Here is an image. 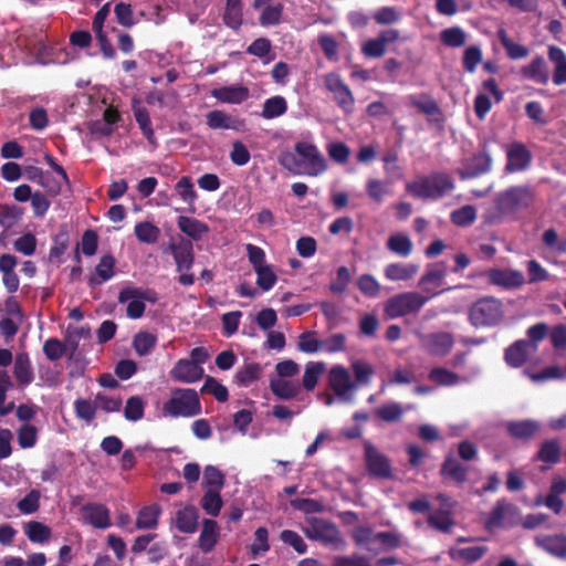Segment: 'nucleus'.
Segmentation results:
<instances>
[{
	"label": "nucleus",
	"instance_id": "bf43d9fd",
	"mask_svg": "<svg viewBox=\"0 0 566 566\" xmlns=\"http://www.w3.org/2000/svg\"><path fill=\"white\" fill-rule=\"evenodd\" d=\"M25 534L33 543H44L51 536V528L43 523L32 521L27 524Z\"/></svg>",
	"mask_w": 566,
	"mask_h": 566
},
{
	"label": "nucleus",
	"instance_id": "e433bc0d",
	"mask_svg": "<svg viewBox=\"0 0 566 566\" xmlns=\"http://www.w3.org/2000/svg\"><path fill=\"white\" fill-rule=\"evenodd\" d=\"M223 22L233 30L240 29L243 22L242 0H227Z\"/></svg>",
	"mask_w": 566,
	"mask_h": 566
},
{
	"label": "nucleus",
	"instance_id": "8fccbe9b",
	"mask_svg": "<svg viewBox=\"0 0 566 566\" xmlns=\"http://www.w3.org/2000/svg\"><path fill=\"white\" fill-rule=\"evenodd\" d=\"M73 406L75 416L78 419L84 420L87 423H91L95 419L97 410L95 400L92 401L91 399L77 398Z\"/></svg>",
	"mask_w": 566,
	"mask_h": 566
},
{
	"label": "nucleus",
	"instance_id": "0eeeda50",
	"mask_svg": "<svg viewBox=\"0 0 566 566\" xmlns=\"http://www.w3.org/2000/svg\"><path fill=\"white\" fill-rule=\"evenodd\" d=\"M294 150L302 158L303 175L316 177L327 169L326 160L316 145L307 142H298L295 144Z\"/></svg>",
	"mask_w": 566,
	"mask_h": 566
},
{
	"label": "nucleus",
	"instance_id": "2f4dec72",
	"mask_svg": "<svg viewBox=\"0 0 566 566\" xmlns=\"http://www.w3.org/2000/svg\"><path fill=\"white\" fill-rule=\"evenodd\" d=\"M177 224L182 233L196 241L201 240L203 234L209 231V227L205 222L191 217H178Z\"/></svg>",
	"mask_w": 566,
	"mask_h": 566
},
{
	"label": "nucleus",
	"instance_id": "4c0bfd02",
	"mask_svg": "<svg viewBox=\"0 0 566 566\" xmlns=\"http://www.w3.org/2000/svg\"><path fill=\"white\" fill-rule=\"evenodd\" d=\"M286 112L287 102L285 97L281 95H275L264 101L261 116L264 119H273L284 115Z\"/></svg>",
	"mask_w": 566,
	"mask_h": 566
},
{
	"label": "nucleus",
	"instance_id": "473e14b6",
	"mask_svg": "<svg viewBox=\"0 0 566 566\" xmlns=\"http://www.w3.org/2000/svg\"><path fill=\"white\" fill-rule=\"evenodd\" d=\"M562 444L558 439L545 440L541 443L535 460L547 463L556 464L560 461Z\"/></svg>",
	"mask_w": 566,
	"mask_h": 566
},
{
	"label": "nucleus",
	"instance_id": "6e6552de",
	"mask_svg": "<svg viewBox=\"0 0 566 566\" xmlns=\"http://www.w3.org/2000/svg\"><path fill=\"white\" fill-rule=\"evenodd\" d=\"M364 459L371 476L384 480L392 479L390 460L367 440L364 442Z\"/></svg>",
	"mask_w": 566,
	"mask_h": 566
},
{
	"label": "nucleus",
	"instance_id": "393cba45",
	"mask_svg": "<svg viewBox=\"0 0 566 566\" xmlns=\"http://www.w3.org/2000/svg\"><path fill=\"white\" fill-rule=\"evenodd\" d=\"M328 384L338 397H344L353 388L350 374L343 366H334L329 371Z\"/></svg>",
	"mask_w": 566,
	"mask_h": 566
},
{
	"label": "nucleus",
	"instance_id": "c9c22d12",
	"mask_svg": "<svg viewBox=\"0 0 566 566\" xmlns=\"http://www.w3.org/2000/svg\"><path fill=\"white\" fill-rule=\"evenodd\" d=\"M270 389L277 398L284 400L295 398L301 391L297 384L281 378L270 379Z\"/></svg>",
	"mask_w": 566,
	"mask_h": 566
},
{
	"label": "nucleus",
	"instance_id": "39448f33",
	"mask_svg": "<svg viewBox=\"0 0 566 566\" xmlns=\"http://www.w3.org/2000/svg\"><path fill=\"white\" fill-rule=\"evenodd\" d=\"M430 297L419 292H403L391 296L384 306L385 315L388 318H399L406 315L418 313Z\"/></svg>",
	"mask_w": 566,
	"mask_h": 566
},
{
	"label": "nucleus",
	"instance_id": "a878e982",
	"mask_svg": "<svg viewBox=\"0 0 566 566\" xmlns=\"http://www.w3.org/2000/svg\"><path fill=\"white\" fill-rule=\"evenodd\" d=\"M115 264L116 260L112 254L103 255L95 268L96 275H91L87 280L88 285L95 287L111 280L115 275Z\"/></svg>",
	"mask_w": 566,
	"mask_h": 566
},
{
	"label": "nucleus",
	"instance_id": "c756f323",
	"mask_svg": "<svg viewBox=\"0 0 566 566\" xmlns=\"http://www.w3.org/2000/svg\"><path fill=\"white\" fill-rule=\"evenodd\" d=\"M132 108L134 112V117L144 137L148 140L149 144L155 145L156 137L148 109L142 106L137 99L133 101Z\"/></svg>",
	"mask_w": 566,
	"mask_h": 566
},
{
	"label": "nucleus",
	"instance_id": "a18cd8bd",
	"mask_svg": "<svg viewBox=\"0 0 566 566\" xmlns=\"http://www.w3.org/2000/svg\"><path fill=\"white\" fill-rule=\"evenodd\" d=\"M156 344L157 337L148 332H138L133 338V347L140 357L148 355Z\"/></svg>",
	"mask_w": 566,
	"mask_h": 566
},
{
	"label": "nucleus",
	"instance_id": "3c124183",
	"mask_svg": "<svg viewBox=\"0 0 566 566\" xmlns=\"http://www.w3.org/2000/svg\"><path fill=\"white\" fill-rule=\"evenodd\" d=\"M145 415V402L139 396H132L126 400L124 417L128 421H139Z\"/></svg>",
	"mask_w": 566,
	"mask_h": 566
},
{
	"label": "nucleus",
	"instance_id": "ddd939ff",
	"mask_svg": "<svg viewBox=\"0 0 566 566\" xmlns=\"http://www.w3.org/2000/svg\"><path fill=\"white\" fill-rule=\"evenodd\" d=\"M537 350V345L532 344L527 339H518L511 344L504 353L505 363L513 368L523 366L530 358L531 354Z\"/></svg>",
	"mask_w": 566,
	"mask_h": 566
},
{
	"label": "nucleus",
	"instance_id": "1a4fd4ad",
	"mask_svg": "<svg viewBox=\"0 0 566 566\" xmlns=\"http://www.w3.org/2000/svg\"><path fill=\"white\" fill-rule=\"evenodd\" d=\"M324 85L334 96V101L345 114H352L355 109V98L349 86L337 73H328L324 77Z\"/></svg>",
	"mask_w": 566,
	"mask_h": 566
},
{
	"label": "nucleus",
	"instance_id": "423d86ee",
	"mask_svg": "<svg viewBox=\"0 0 566 566\" xmlns=\"http://www.w3.org/2000/svg\"><path fill=\"white\" fill-rule=\"evenodd\" d=\"M502 316V303L494 297L481 298L469 310V319L475 327L496 325Z\"/></svg>",
	"mask_w": 566,
	"mask_h": 566
},
{
	"label": "nucleus",
	"instance_id": "412c9836",
	"mask_svg": "<svg viewBox=\"0 0 566 566\" xmlns=\"http://www.w3.org/2000/svg\"><path fill=\"white\" fill-rule=\"evenodd\" d=\"M18 259L13 254L4 253L0 255V272L2 273V283L8 293L13 294L19 290L20 279L15 272Z\"/></svg>",
	"mask_w": 566,
	"mask_h": 566
},
{
	"label": "nucleus",
	"instance_id": "69168bd1",
	"mask_svg": "<svg viewBox=\"0 0 566 566\" xmlns=\"http://www.w3.org/2000/svg\"><path fill=\"white\" fill-rule=\"evenodd\" d=\"M324 371V364L323 363H310L306 365L304 375H303V387L311 391L315 388L319 375Z\"/></svg>",
	"mask_w": 566,
	"mask_h": 566
},
{
	"label": "nucleus",
	"instance_id": "4d7b16f0",
	"mask_svg": "<svg viewBox=\"0 0 566 566\" xmlns=\"http://www.w3.org/2000/svg\"><path fill=\"white\" fill-rule=\"evenodd\" d=\"M201 394H211L219 402H226L229 398V391L226 386L220 384L216 378L207 376Z\"/></svg>",
	"mask_w": 566,
	"mask_h": 566
},
{
	"label": "nucleus",
	"instance_id": "052dcab7",
	"mask_svg": "<svg viewBox=\"0 0 566 566\" xmlns=\"http://www.w3.org/2000/svg\"><path fill=\"white\" fill-rule=\"evenodd\" d=\"M298 350L313 354L323 349V340L315 337V332L306 331L298 336Z\"/></svg>",
	"mask_w": 566,
	"mask_h": 566
},
{
	"label": "nucleus",
	"instance_id": "f3484780",
	"mask_svg": "<svg viewBox=\"0 0 566 566\" xmlns=\"http://www.w3.org/2000/svg\"><path fill=\"white\" fill-rule=\"evenodd\" d=\"M203 373L202 366L193 364L189 359L181 358L175 364L169 374L174 380L193 384L203 377Z\"/></svg>",
	"mask_w": 566,
	"mask_h": 566
},
{
	"label": "nucleus",
	"instance_id": "37998d69",
	"mask_svg": "<svg viewBox=\"0 0 566 566\" xmlns=\"http://www.w3.org/2000/svg\"><path fill=\"white\" fill-rule=\"evenodd\" d=\"M134 233L140 242L154 244L160 237V229L149 221H143L136 223Z\"/></svg>",
	"mask_w": 566,
	"mask_h": 566
},
{
	"label": "nucleus",
	"instance_id": "603ef678",
	"mask_svg": "<svg viewBox=\"0 0 566 566\" xmlns=\"http://www.w3.org/2000/svg\"><path fill=\"white\" fill-rule=\"evenodd\" d=\"M201 506L211 516H218L223 506V501L218 490H207L201 499Z\"/></svg>",
	"mask_w": 566,
	"mask_h": 566
},
{
	"label": "nucleus",
	"instance_id": "13d9d810",
	"mask_svg": "<svg viewBox=\"0 0 566 566\" xmlns=\"http://www.w3.org/2000/svg\"><path fill=\"white\" fill-rule=\"evenodd\" d=\"M203 485L208 490L221 491L224 485V474L214 465H207L203 470Z\"/></svg>",
	"mask_w": 566,
	"mask_h": 566
},
{
	"label": "nucleus",
	"instance_id": "5701e85b",
	"mask_svg": "<svg viewBox=\"0 0 566 566\" xmlns=\"http://www.w3.org/2000/svg\"><path fill=\"white\" fill-rule=\"evenodd\" d=\"M211 96L227 104H241L250 96V91L244 85H229L213 88Z\"/></svg>",
	"mask_w": 566,
	"mask_h": 566
},
{
	"label": "nucleus",
	"instance_id": "f03ea898",
	"mask_svg": "<svg viewBox=\"0 0 566 566\" xmlns=\"http://www.w3.org/2000/svg\"><path fill=\"white\" fill-rule=\"evenodd\" d=\"M536 200V190L530 185L512 186L497 193L496 210L501 214H514L531 208Z\"/></svg>",
	"mask_w": 566,
	"mask_h": 566
},
{
	"label": "nucleus",
	"instance_id": "de8ad7c7",
	"mask_svg": "<svg viewBox=\"0 0 566 566\" xmlns=\"http://www.w3.org/2000/svg\"><path fill=\"white\" fill-rule=\"evenodd\" d=\"M501 44L506 50V54L512 60L524 59L528 55V49L522 44L513 42L506 34L505 30L501 29L497 32Z\"/></svg>",
	"mask_w": 566,
	"mask_h": 566
},
{
	"label": "nucleus",
	"instance_id": "680f3d73",
	"mask_svg": "<svg viewBox=\"0 0 566 566\" xmlns=\"http://www.w3.org/2000/svg\"><path fill=\"white\" fill-rule=\"evenodd\" d=\"M283 9L282 3L266 6L260 14V24L263 27L277 25L281 22Z\"/></svg>",
	"mask_w": 566,
	"mask_h": 566
},
{
	"label": "nucleus",
	"instance_id": "f704fd0d",
	"mask_svg": "<svg viewBox=\"0 0 566 566\" xmlns=\"http://www.w3.org/2000/svg\"><path fill=\"white\" fill-rule=\"evenodd\" d=\"M427 523L430 527L441 532L450 533L454 526V520L450 509H439L429 514Z\"/></svg>",
	"mask_w": 566,
	"mask_h": 566
},
{
	"label": "nucleus",
	"instance_id": "338daca9",
	"mask_svg": "<svg viewBox=\"0 0 566 566\" xmlns=\"http://www.w3.org/2000/svg\"><path fill=\"white\" fill-rule=\"evenodd\" d=\"M352 537L356 545L371 549L375 544L376 533L368 526H356L352 532Z\"/></svg>",
	"mask_w": 566,
	"mask_h": 566
},
{
	"label": "nucleus",
	"instance_id": "58836bf2",
	"mask_svg": "<svg viewBox=\"0 0 566 566\" xmlns=\"http://www.w3.org/2000/svg\"><path fill=\"white\" fill-rule=\"evenodd\" d=\"M130 298H142L149 303H156L158 301V294L155 290L151 289H140V287H125L118 294L119 303H127Z\"/></svg>",
	"mask_w": 566,
	"mask_h": 566
},
{
	"label": "nucleus",
	"instance_id": "f257e3e1",
	"mask_svg": "<svg viewBox=\"0 0 566 566\" xmlns=\"http://www.w3.org/2000/svg\"><path fill=\"white\" fill-rule=\"evenodd\" d=\"M452 178L446 172H434L422 176L406 185L408 193L418 199H439L453 190Z\"/></svg>",
	"mask_w": 566,
	"mask_h": 566
},
{
	"label": "nucleus",
	"instance_id": "2eb2a0df",
	"mask_svg": "<svg viewBox=\"0 0 566 566\" xmlns=\"http://www.w3.org/2000/svg\"><path fill=\"white\" fill-rule=\"evenodd\" d=\"M207 125L211 129H231L243 132L245 129V120L239 116H233L224 111L214 109L206 115Z\"/></svg>",
	"mask_w": 566,
	"mask_h": 566
},
{
	"label": "nucleus",
	"instance_id": "774afa93",
	"mask_svg": "<svg viewBox=\"0 0 566 566\" xmlns=\"http://www.w3.org/2000/svg\"><path fill=\"white\" fill-rule=\"evenodd\" d=\"M175 189L179 197L187 203L193 205L198 198L191 178L188 176L181 177L176 184Z\"/></svg>",
	"mask_w": 566,
	"mask_h": 566
},
{
	"label": "nucleus",
	"instance_id": "9d476101",
	"mask_svg": "<svg viewBox=\"0 0 566 566\" xmlns=\"http://www.w3.org/2000/svg\"><path fill=\"white\" fill-rule=\"evenodd\" d=\"M491 168L492 157L486 149H483L464 158L458 175L463 180L472 179L490 172Z\"/></svg>",
	"mask_w": 566,
	"mask_h": 566
},
{
	"label": "nucleus",
	"instance_id": "aec40b11",
	"mask_svg": "<svg viewBox=\"0 0 566 566\" xmlns=\"http://www.w3.org/2000/svg\"><path fill=\"white\" fill-rule=\"evenodd\" d=\"M535 544L547 554L566 560L565 534H542L535 537Z\"/></svg>",
	"mask_w": 566,
	"mask_h": 566
},
{
	"label": "nucleus",
	"instance_id": "b1692460",
	"mask_svg": "<svg viewBox=\"0 0 566 566\" xmlns=\"http://www.w3.org/2000/svg\"><path fill=\"white\" fill-rule=\"evenodd\" d=\"M506 430L512 438L526 441L539 432L541 424L533 419L514 420L506 423Z\"/></svg>",
	"mask_w": 566,
	"mask_h": 566
},
{
	"label": "nucleus",
	"instance_id": "09e8293b",
	"mask_svg": "<svg viewBox=\"0 0 566 566\" xmlns=\"http://www.w3.org/2000/svg\"><path fill=\"white\" fill-rule=\"evenodd\" d=\"M441 42L449 48H460L467 42V33L460 27H451L441 31Z\"/></svg>",
	"mask_w": 566,
	"mask_h": 566
},
{
	"label": "nucleus",
	"instance_id": "f8f14e48",
	"mask_svg": "<svg viewBox=\"0 0 566 566\" xmlns=\"http://www.w3.org/2000/svg\"><path fill=\"white\" fill-rule=\"evenodd\" d=\"M421 345L430 355L444 357L451 352L454 339L450 333L438 332L423 336Z\"/></svg>",
	"mask_w": 566,
	"mask_h": 566
},
{
	"label": "nucleus",
	"instance_id": "7ed1b4c3",
	"mask_svg": "<svg viewBox=\"0 0 566 566\" xmlns=\"http://www.w3.org/2000/svg\"><path fill=\"white\" fill-rule=\"evenodd\" d=\"M202 411L198 392L192 388H176L163 406L164 416L191 418Z\"/></svg>",
	"mask_w": 566,
	"mask_h": 566
},
{
	"label": "nucleus",
	"instance_id": "c85d7f7f",
	"mask_svg": "<svg viewBox=\"0 0 566 566\" xmlns=\"http://www.w3.org/2000/svg\"><path fill=\"white\" fill-rule=\"evenodd\" d=\"M199 513L198 510L188 505L177 511L176 513V527L179 532L185 534H192L197 531Z\"/></svg>",
	"mask_w": 566,
	"mask_h": 566
},
{
	"label": "nucleus",
	"instance_id": "7c9ffc66",
	"mask_svg": "<svg viewBox=\"0 0 566 566\" xmlns=\"http://www.w3.org/2000/svg\"><path fill=\"white\" fill-rule=\"evenodd\" d=\"M419 271V266L413 263L396 262L385 268V277L389 281H408Z\"/></svg>",
	"mask_w": 566,
	"mask_h": 566
},
{
	"label": "nucleus",
	"instance_id": "cd10ccee",
	"mask_svg": "<svg viewBox=\"0 0 566 566\" xmlns=\"http://www.w3.org/2000/svg\"><path fill=\"white\" fill-rule=\"evenodd\" d=\"M13 375L18 384L22 387H25L33 381L34 374L28 353L22 352L17 354L13 365Z\"/></svg>",
	"mask_w": 566,
	"mask_h": 566
},
{
	"label": "nucleus",
	"instance_id": "a211bd4d",
	"mask_svg": "<svg viewBox=\"0 0 566 566\" xmlns=\"http://www.w3.org/2000/svg\"><path fill=\"white\" fill-rule=\"evenodd\" d=\"M506 157L505 170L509 172L525 170L532 161L531 151L521 143H513L507 150Z\"/></svg>",
	"mask_w": 566,
	"mask_h": 566
},
{
	"label": "nucleus",
	"instance_id": "9b49d317",
	"mask_svg": "<svg viewBox=\"0 0 566 566\" xmlns=\"http://www.w3.org/2000/svg\"><path fill=\"white\" fill-rule=\"evenodd\" d=\"M449 265L446 261H439L427 265L424 274L419 280V287L430 295L428 297L436 296L442 291H436L443 284V281L448 274Z\"/></svg>",
	"mask_w": 566,
	"mask_h": 566
},
{
	"label": "nucleus",
	"instance_id": "6e6d98bb",
	"mask_svg": "<svg viewBox=\"0 0 566 566\" xmlns=\"http://www.w3.org/2000/svg\"><path fill=\"white\" fill-rule=\"evenodd\" d=\"M476 219V210L471 205H465L450 214V220L458 227L471 226Z\"/></svg>",
	"mask_w": 566,
	"mask_h": 566
},
{
	"label": "nucleus",
	"instance_id": "6ab92c4d",
	"mask_svg": "<svg viewBox=\"0 0 566 566\" xmlns=\"http://www.w3.org/2000/svg\"><path fill=\"white\" fill-rule=\"evenodd\" d=\"M81 514L83 520L96 528H107L111 526L109 510L99 503H88L82 506Z\"/></svg>",
	"mask_w": 566,
	"mask_h": 566
},
{
	"label": "nucleus",
	"instance_id": "4be33fe9",
	"mask_svg": "<svg viewBox=\"0 0 566 566\" xmlns=\"http://www.w3.org/2000/svg\"><path fill=\"white\" fill-rule=\"evenodd\" d=\"M169 249L177 265V272H188L195 261L192 243L190 241L170 243Z\"/></svg>",
	"mask_w": 566,
	"mask_h": 566
},
{
	"label": "nucleus",
	"instance_id": "864d4df0",
	"mask_svg": "<svg viewBox=\"0 0 566 566\" xmlns=\"http://www.w3.org/2000/svg\"><path fill=\"white\" fill-rule=\"evenodd\" d=\"M387 249L400 256H408L412 252V242L405 234H392L387 241Z\"/></svg>",
	"mask_w": 566,
	"mask_h": 566
},
{
	"label": "nucleus",
	"instance_id": "a19ab883",
	"mask_svg": "<svg viewBox=\"0 0 566 566\" xmlns=\"http://www.w3.org/2000/svg\"><path fill=\"white\" fill-rule=\"evenodd\" d=\"M262 367L259 363H249L238 369L235 380L239 386L248 387L260 379Z\"/></svg>",
	"mask_w": 566,
	"mask_h": 566
},
{
	"label": "nucleus",
	"instance_id": "49530a36",
	"mask_svg": "<svg viewBox=\"0 0 566 566\" xmlns=\"http://www.w3.org/2000/svg\"><path fill=\"white\" fill-rule=\"evenodd\" d=\"M428 378L438 386H455L460 382V376L447 368L436 367L429 371Z\"/></svg>",
	"mask_w": 566,
	"mask_h": 566
},
{
	"label": "nucleus",
	"instance_id": "bb28decb",
	"mask_svg": "<svg viewBox=\"0 0 566 566\" xmlns=\"http://www.w3.org/2000/svg\"><path fill=\"white\" fill-rule=\"evenodd\" d=\"M521 74L523 77L542 85H546L549 80L546 62L542 56H535L528 65L523 66Z\"/></svg>",
	"mask_w": 566,
	"mask_h": 566
},
{
	"label": "nucleus",
	"instance_id": "20e7f679",
	"mask_svg": "<svg viewBox=\"0 0 566 566\" xmlns=\"http://www.w3.org/2000/svg\"><path fill=\"white\" fill-rule=\"evenodd\" d=\"M303 531L307 538L317 541L335 551H342L346 547V542L337 525L328 520L308 517Z\"/></svg>",
	"mask_w": 566,
	"mask_h": 566
},
{
	"label": "nucleus",
	"instance_id": "dca6fc26",
	"mask_svg": "<svg viewBox=\"0 0 566 566\" xmlns=\"http://www.w3.org/2000/svg\"><path fill=\"white\" fill-rule=\"evenodd\" d=\"M486 276L491 284L506 290L520 287L525 283L523 273L517 270L490 269Z\"/></svg>",
	"mask_w": 566,
	"mask_h": 566
},
{
	"label": "nucleus",
	"instance_id": "e2e57ef3",
	"mask_svg": "<svg viewBox=\"0 0 566 566\" xmlns=\"http://www.w3.org/2000/svg\"><path fill=\"white\" fill-rule=\"evenodd\" d=\"M375 22L379 25H391L400 21L401 14L395 7H380L373 15Z\"/></svg>",
	"mask_w": 566,
	"mask_h": 566
},
{
	"label": "nucleus",
	"instance_id": "0e129e2a",
	"mask_svg": "<svg viewBox=\"0 0 566 566\" xmlns=\"http://www.w3.org/2000/svg\"><path fill=\"white\" fill-rule=\"evenodd\" d=\"M482 51L476 45H470L468 46L462 56V65L463 69L468 73H474L478 65L482 62Z\"/></svg>",
	"mask_w": 566,
	"mask_h": 566
},
{
	"label": "nucleus",
	"instance_id": "79ce46f5",
	"mask_svg": "<svg viewBox=\"0 0 566 566\" xmlns=\"http://www.w3.org/2000/svg\"><path fill=\"white\" fill-rule=\"evenodd\" d=\"M366 193L376 205H381L385 197L390 193L389 185L386 181L370 178L366 182Z\"/></svg>",
	"mask_w": 566,
	"mask_h": 566
},
{
	"label": "nucleus",
	"instance_id": "5fc2aeb1",
	"mask_svg": "<svg viewBox=\"0 0 566 566\" xmlns=\"http://www.w3.org/2000/svg\"><path fill=\"white\" fill-rule=\"evenodd\" d=\"M375 415L385 422L399 421L403 415V408L399 402H387L375 410Z\"/></svg>",
	"mask_w": 566,
	"mask_h": 566
},
{
	"label": "nucleus",
	"instance_id": "c03bdc74",
	"mask_svg": "<svg viewBox=\"0 0 566 566\" xmlns=\"http://www.w3.org/2000/svg\"><path fill=\"white\" fill-rule=\"evenodd\" d=\"M543 244L556 255L566 254V239L559 238L554 228H549L542 234Z\"/></svg>",
	"mask_w": 566,
	"mask_h": 566
},
{
	"label": "nucleus",
	"instance_id": "ea45409f",
	"mask_svg": "<svg viewBox=\"0 0 566 566\" xmlns=\"http://www.w3.org/2000/svg\"><path fill=\"white\" fill-rule=\"evenodd\" d=\"M160 507L157 505L143 507L136 518V527L139 530H153L158 525Z\"/></svg>",
	"mask_w": 566,
	"mask_h": 566
},
{
	"label": "nucleus",
	"instance_id": "4468645a",
	"mask_svg": "<svg viewBox=\"0 0 566 566\" xmlns=\"http://www.w3.org/2000/svg\"><path fill=\"white\" fill-rule=\"evenodd\" d=\"M440 475L457 485H463L469 479V467L463 464L454 454L449 453L440 467Z\"/></svg>",
	"mask_w": 566,
	"mask_h": 566
},
{
	"label": "nucleus",
	"instance_id": "72a5a7b5",
	"mask_svg": "<svg viewBox=\"0 0 566 566\" xmlns=\"http://www.w3.org/2000/svg\"><path fill=\"white\" fill-rule=\"evenodd\" d=\"M219 528L214 520H205L202 530L199 536V547L203 553H209L213 549L218 542Z\"/></svg>",
	"mask_w": 566,
	"mask_h": 566
}]
</instances>
